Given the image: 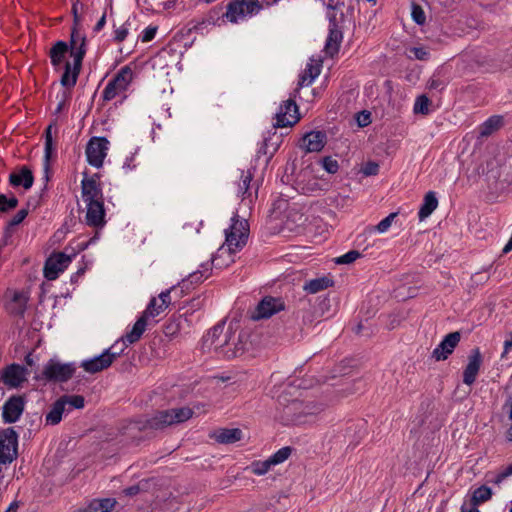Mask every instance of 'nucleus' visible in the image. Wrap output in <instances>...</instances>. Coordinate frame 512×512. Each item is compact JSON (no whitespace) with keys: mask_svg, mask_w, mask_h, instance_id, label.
I'll return each mask as SVG.
<instances>
[{"mask_svg":"<svg viewBox=\"0 0 512 512\" xmlns=\"http://www.w3.org/2000/svg\"><path fill=\"white\" fill-rule=\"evenodd\" d=\"M9 181L12 186H23L29 189L33 185L34 177L31 170L22 167L19 171L10 174Z\"/></svg>","mask_w":512,"mask_h":512,"instance_id":"26","label":"nucleus"},{"mask_svg":"<svg viewBox=\"0 0 512 512\" xmlns=\"http://www.w3.org/2000/svg\"><path fill=\"white\" fill-rule=\"evenodd\" d=\"M70 52V42L57 41L49 51V57L54 69H61L67 52Z\"/></svg>","mask_w":512,"mask_h":512,"instance_id":"25","label":"nucleus"},{"mask_svg":"<svg viewBox=\"0 0 512 512\" xmlns=\"http://www.w3.org/2000/svg\"><path fill=\"white\" fill-rule=\"evenodd\" d=\"M71 261L72 257L65 254L64 252L51 254L44 265V277L50 281L56 280L59 275L69 266Z\"/></svg>","mask_w":512,"mask_h":512,"instance_id":"10","label":"nucleus"},{"mask_svg":"<svg viewBox=\"0 0 512 512\" xmlns=\"http://www.w3.org/2000/svg\"><path fill=\"white\" fill-rule=\"evenodd\" d=\"M5 298L7 311L15 316H23L29 300L28 292L24 290L7 289Z\"/></svg>","mask_w":512,"mask_h":512,"instance_id":"13","label":"nucleus"},{"mask_svg":"<svg viewBox=\"0 0 512 512\" xmlns=\"http://www.w3.org/2000/svg\"><path fill=\"white\" fill-rule=\"evenodd\" d=\"M54 151L53 140L45 139V169H48V163Z\"/></svg>","mask_w":512,"mask_h":512,"instance_id":"52","label":"nucleus"},{"mask_svg":"<svg viewBox=\"0 0 512 512\" xmlns=\"http://www.w3.org/2000/svg\"><path fill=\"white\" fill-rule=\"evenodd\" d=\"M506 437L509 441L512 442V425L508 428L507 432H506Z\"/></svg>","mask_w":512,"mask_h":512,"instance_id":"63","label":"nucleus"},{"mask_svg":"<svg viewBox=\"0 0 512 512\" xmlns=\"http://www.w3.org/2000/svg\"><path fill=\"white\" fill-rule=\"evenodd\" d=\"M192 415L193 411L188 407L157 411L152 417L147 419L146 426L151 429H163L171 425L185 422L190 419Z\"/></svg>","mask_w":512,"mask_h":512,"instance_id":"3","label":"nucleus"},{"mask_svg":"<svg viewBox=\"0 0 512 512\" xmlns=\"http://www.w3.org/2000/svg\"><path fill=\"white\" fill-rule=\"evenodd\" d=\"M512 349V333H510L509 339L504 342V351L502 357H504Z\"/></svg>","mask_w":512,"mask_h":512,"instance_id":"55","label":"nucleus"},{"mask_svg":"<svg viewBox=\"0 0 512 512\" xmlns=\"http://www.w3.org/2000/svg\"><path fill=\"white\" fill-rule=\"evenodd\" d=\"M155 34H143L141 37V41L143 43H148L153 40Z\"/></svg>","mask_w":512,"mask_h":512,"instance_id":"58","label":"nucleus"},{"mask_svg":"<svg viewBox=\"0 0 512 512\" xmlns=\"http://www.w3.org/2000/svg\"><path fill=\"white\" fill-rule=\"evenodd\" d=\"M284 309V302L280 298L264 297L257 305L252 318L254 320L265 319Z\"/></svg>","mask_w":512,"mask_h":512,"instance_id":"16","label":"nucleus"},{"mask_svg":"<svg viewBox=\"0 0 512 512\" xmlns=\"http://www.w3.org/2000/svg\"><path fill=\"white\" fill-rule=\"evenodd\" d=\"M110 142L105 137H92L86 145V158L88 163L100 168L103 166L109 150Z\"/></svg>","mask_w":512,"mask_h":512,"instance_id":"7","label":"nucleus"},{"mask_svg":"<svg viewBox=\"0 0 512 512\" xmlns=\"http://www.w3.org/2000/svg\"><path fill=\"white\" fill-rule=\"evenodd\" d=\"M290 455H291V448L283 447L269 457L270 463H272L273 466L281 464L284 461H286Z\"/></svg>","mask_w":512,"mask_h":512,"instance_id":"40","label":"nucleus"},{"mask_svg":"<svg viewBox=\"0 0 512 512\" xmlns=\"http://www.w3.org/2000/svg\"><path fill=\"white\" fill-rule=\"evenodd\" d=\"M322 69V60L320 58H310L304 71L300 75L298 87H305L311 85L314 80L319 76Z\"/></svg>","mask_w":512,"mask_h":512,"instance_id":"22","label":"nucleus"},{"mask_svg":"<svg viewBox=\"0 0 512 512\" xmlns=\"http://www.w3.org/2000/svg\"><path fill=\"white\" fill-rule=\"evenodd\" d=\"M82 197L86 204L103 201V194L97 180L92 177L81 182Z\"/></svg>","mask_w":512,"mask_h":512,"instance_id":"21","label":"nucleus"},{"mask_svg":"<svg viewBox=\"0 0 512 512\" xmlns=\"http://www.w3.org/2000/svg\"><path fill=\"white\" fill-rule=\"evenodd\" d=\"M86 222L93 227H102L105 223V210L103 201L86 204Z\"/></svg>","mask_w":512,"mask_h":512,"instance_id":"23","label":"nucleus"},{"mask_svg":"<svg viewBox=\"0 0 512 512\" xmlns=\"http://www.w3.org/2000/svg\"><path fill=\"white\" fill-rule=\"evenodd\" d=\"M461 512H479V510L475 506L467 508L465 505H462Z\"/></svg>","mask_w":512,"mask_h":512,"instance_id":"60","label":"nucleus"},{"mask_svg":"<svg viewBox=\"0 0 512 512\" xmlns=\"http://www.w3.org/2000/svg\"><path fill=\"white\" fill-rule=\"evenodd\" d=\"M341 41L342 34H329L324 47L325 53L333 57L338 53Z\"/></svg>","mask_w":512,"mask_h":512,"instance_id":"35","label":"nucleus"},{"mask_svg":"<svg viewBox=\"0 0 512 512\" xmlns=\"http://www.w3.org/2000/svg\"><path fill=\"white\" fill-rule=\"evenodd\" d=\"M69 409H66V406L64 404V401H62L61 398H59L51 407L50 411L46 415V423L51 425L58 424L62 416L65 412H69Z\"/></svg>","mask_w":512,"mask_h":512,"instance_id":"31","label":"nucleus"},{"mask_svg":"<svg viewBox=\"0 0 512 512\" xmlns=\"http://www.w3.org/2000/svg\"><path fill=\"white\" fill-rule=\"evenodd\" d=\"M139 492V487L138 486H131L127 489L124 490V493L128 496H133V495H136L137 493Z\"/></svg>","mask_w":512,"mask_h":512,"instance_id":"56","label":"nucleus"},{"mask_svg":"<svg viewBox=\"0 0 512 512\" xmlns=\"http://www.w3.org/2000/svg\"><path fill=\"white\" fill-rule=\"evenodd\" d=\"M45 139L53 140L52 139V127L49 126L45 131Z\"/></svg>","mask_w":512,"mask_h":512,"instance_id":"61","label":"nucleus"},{"mask_svg":"<svg viewBox=\"0 0 512 512\" xmlns=\"http://www.w3.org/2000/svg\"><path fill=\"white\" fill-rule=\"evenodd\" d=\"M28 215V209H20L7 224V230L19 225Z\"/></svg>","mask_w":512,"mask_h":512,"instance_id":"45","label":"nucleus"},{"mask_svg":"<svg viewBox=\"0 0 512 512\" xmlns=\"http://www.w3.org/2000/svg\"><path fill=\"white\" fill-rule=\"evenodd\" d=\"M512 475V463L507 466L502 472L498 474V476L495 479V483L499 484L504 479Z\"/></svg>","mask_w":512,"mask_h":512,"instance_id":"54","label":"nucleus"},{"mask_svg":"<svg viewBox=\"0 0 512 512\" xmlns=\"http://www.w3.org/2000/svg\"><path fill=\"white\" fill-rule=\"evenodd\" d=\"M356 120L360 127H365L371 122V113L368 111H362L358 113Z\"/></svg>","mask_w":512,"mask_h":512,"instance_id":"51","label":"nucleus"},{"mask_svg":"<svg viewBox=\"0 0 512 512\" xmlns=\"http://www.w3.org/2000/svg\"><path fill=\"white\" fill-rule=\"evenodd\" d=\"M379 171V165L375 162H368L362 168V173L365 176L376 175Z\"/></svg>","mask_w":512,"mask_h":512,"instance_id":"50","label":"nucleus"},{"mask_svg":"<svg viewBox=\"0 0 512 512\" xmlns=\"http://www.w3.org/2000/svg\"><path fill=\"white\" fill-rule=\"evenodd\" d=\"M438 206V200L434 192L430 191L424 196L423 203L418 212L419 219L422 221L429 217Z\"/></svg>","mask_w":512,"mask_h":512,"instance_id":"30","label":"nucleus"},{"mask_svg":"<svg viewBox=\"0 0 512 512\" xmlns=\"http://www.w3.org/2000/svg\"><path fill=\"white\" fill-rule=\"evenodd\" d=\"M278 1L279 0H260V2L262 3V9L265 6H270V5L276 4Z\"/></svg>","mask_w":512,"mask_h":512,"instance_id":"59","label":"nucleus"},{"mask_svg":"<svg viewBox=\"0 0 512 512\" xmlns=\"http://www.w3.org/2000/svg\"><path fill=\"white\" fill-rule=\"evenodd\" d=\"M133 79V71L130 67L125 66L120 69L116 76L108 82L103 97L105 100H112L117 95L124 93Z\"/></svg>","mask_w":512,"mask_h":512,"instance_id":"8","label":"nucleus"},{"mask_svg":"<svg viewBox=\"0 0 512 512\" xmlns=\"http://www.w3.org/2000/svg\"><path fill=\"white\" fill-rule=\"evenodd\" d=\"M25 362L27 365L29 366H32L34 364V361H33V358L31 356V354H28L26 357H25Z\"/></svg>","mask_w":512,"mask_h":512,"instance_id":"62","label":"nucleus"},{"mask_svg":"<svg viewBox=\"0 0 512 512\" xmlns=\"http://www.w3.org/2000/svg\"><path fill=\"white\" fill-rule=\"evenodd\" d=\"M249 236V225L247 220L239 219L235 214L231 218L230 226L225 229V242L218 248L212 258V265L222 269L228 267L235 261V254L247 243Z\"/></svg>","mask_w":512,"mask_h":512,"instance_id":"1","label":"nucleus"},{"mask_svg":"<svg viewBox=\"0 0 512 512\" xmlns=\"http://www.w3.org/2000/svg\"><path fill=\"white\" fill-rule=\"evenodd\" d=\"M18 205V200L16 197H7L4 194H0V212H8Z\"/></svg>","mask_w":512,"mask_h":512,"instance_id":"42","label":"nucleus"},{"mask_svg":"<svg viewBox=\"0 0 512 512\" xmlns=\"http://www.w3.org/2000/svg\"><path fill=\"white\" fill-rule=\"evenodd\" d=\"M397 217V213H390L387 217L382 219L374 228L373 230L378 233H385L389 230L391 227L394 219Z\"/></svg>","mask_w":512,"mask_h":512,"instance_id":"43","label":"nucleus"},{"mask_svg":"<svg viewBox=\"0 0 512 512\" xmlns=\"http://www.w3.org/2000/svg\"><path fill=\"white\" fill-rule=\"evenodd\" d=\"M328 17H329V20H330V26H329V31L328 32H331V33L341 32V30L344 27L343 26H338V24H336V22H335V19H336V9L335 8L329 9Z\"/></svg>","mask_w":512,"mask_h":512,"instance_id":"48","label":"nucleus"},{"mask_svg":"<svg viewBox=\"0 0 512 512\" xmlns=\"http://www.w3.org/2000/svg\"><path fill=\"white\" fill-rule=\"evenodd\" d=\"M299 120L298 107L295 101L288 99L280 105L276 113V126L289 127Z\"/></svg>","mask_w":512,"mask_h":512,"instance_id":"15","label":"nucleus"},{"mask_svg":"<svg viewBox=\"0 0 512 512\" xmlns=\"http://www.w3.org/2000/svg\"><path fill=\"white\" fill-rule=\"evenodd\" d=\"M65 406L69 405L72 408L81 409L84 407V397L80 395H65L61 397Z\"/></svg>","mask_w":512,"mask_h":512,"instance_id":"41","label":"nucleus"},{"mask_svg":"<svg viewBox=\"0 0 512 512\" xmlns=\"http://www.w3.org/2000/svg\"><path fill=\"white\" fill-rule=\"evenodd\" d=\"M119 342H115L111 347L106 349L102 354L91 359L84 360L81 367L90 374H95L109 368L112 363L121 355L123 348L117 350Z\"/></svg>","mask_w":512,"mask_h":512,"instance_id":"5","label":"nucleus"},{"mask_svg":"<svg viewBox=\"0 0 512 512\" xmlns=\"http://www.w3.org/2000/svg\"><path fill=\"white\" fill-rule=\"evenodd\" d=\"M481 365L482 355L478 348L473 349L468 357V364L463 372V382L466 385L470 386L475 382Z\"/></svg>","mask_w":512,"mask_h":512,"instance_id":"18","label":"nucleus"},{"mask_svg":"<svg viewBox=\"0 0 512 512\" xmlns=\"http://www.w3.org/2000/svg\"><path fill=\"white\" fill-rule=\"evenodd\" d=\"M503 125V117L494 115L489 117L479 126V134L481 137H488L499 130Z\"/></svg>","mask_w":512,"mask_h":512,"instance_id":"28","label":"nucleus"},{"mask_svg":"<svg viewBox=\"0 0 512 512\" xmlns=\"http://www.w3.org/2000/svg\"><path fill=\"white\" fill-rule=\"evenodd\" d=\"M237 341H239V338H237ZM212 350L226 358H233L242 352V347L238 346L235 333L232 329L228 328L220 338L216 340L212 346Z\"/></svg>","mask_w":512,"mask_h":512,"instance_id":"11","label":"nucleus"},{"mask_svg":"<svg viewBox=\"0 0 512 512\" xmlns=\"http://www.w3.org/2000/svg\"><path fill=\"white\" fill-rule=\"evenodd\" d=\"M445 87V83L439 78H431L428 82V88L431 90H442Z\"/></svg>","mask_w":512,"mask_h":512,"instance_id":"53","label":"nucleus"},{"mask_svg":"<svg viewBox=\"0 0 512 512\" xmlns=\"http://www.w3.org/2000/svg\"><path fill=\"white\" fill-rule=\"evenodd\" d=\"M70 56L73 63L65 62L61 84L64 87H73L77 82L83 58L86 54V37L84 34H70Z\"/></svg>","mask_w":512,"mask_h":512,"instance_id":"2","label":"nucleus"},{"mask_svg":"<svg viewBox=\"0 0 512 512\" xmlns=\"http://www.w3.org/2000/svg\"><path fill=\"white\" fill-rule=\"evenodd\" d=\"M104 24H105V16L103 15V16L99 19V21L96 23V25H95V30H96V31L101 30V29L103 28Z\"/></svg>","mask_w":512,"mask_h":512,"instance_id":"57","label":"nucleus"},{"mask_svg":"<svg viewBox=\"0 0 512 512\" xmlns=\"http://www.w3.org/2000/svg\"><path fill=\"white\" fill-rule=\"evenodd\" d=\"M323 168L331 174H334L338 171L339 165L337 160L333 159L332 157H325L323 159Z\"/></svg>","mask_w":512,"mask_h":512,"instance_id":"47","label":"nucleus"},{"mask_svg":"<svg viewBox=\"0 0 512 512\" xmlns=\"http://www.w3.org/2000/svg\"><path fill=\"white\" fill-rule=\"evenodd\" d=\"M150 324L151 322L141 315L134 323L132 329L127 332L120 341H118L119 344L121 343V348L124 350L128 345L136 343Z\"/></svg>","mask_w":512,"mask_h":512,"instance_id":"20","label":"nucleus"},{"mask_svg":"<svg viewBox=\"0 0 512 512\" xmlns=\"http://www.w3.org/2000/svg\"><path fill=\"white\" fill-rule=\"evenodd\" d=\"M17 511V505L16 504H11L8 509L6 510V512H16Z\"/></svg>","mask_w":512,"mask_h":512,"instance_id":"64","label":"nucleus"},{"mask_svg":"<svg viewBox=\"0 0 512 512\" xmlns=\"http://www.w3.org/2000/svg\"><path fill=\"white\" fill-rule=\"evenodd\" d=\"M262 10L260 0H233L227 5L225 18L231 23L247 21Z\"/></svg>","mask_w":512,"mask_h":512,"instance_id":"4","label":"nucleus"},{"mask_svg":"<svg viewBox=\"0 0 512 512\" xmlns=\"http://www.w3.org/2000/svg\"><path fill=\"white\" fill-rule=\"evenodd\" d=\"M28 375L29 371L25 367L13 363L0 371V382L8 388H18L27 380Z\"/></svg>","mask_w":512,"mask_h":512,"instance_id":"12","label":"nucleus"},{"mask_svg":"<svg viewBox=\"0 0 512 512\" xmlns=\"http://www.w3.org/2000/svg\"><path fill=\"white\" fill-rule=\"evenodd\" d=\"M332 284L333 281L328 277L316 278L308 281L304 285V290L308 293L315 294L327 289L328 287L332 286Z\"/></svg>","mask_w":512,"mask_h":512,"instance_id":"33","label":"nucleus"},{"mask_svg":"<svg viewBox=\"0 0 512 512\" xmlns=\"http://www.w3.org/2000/svg\"><path fill=\"white\" fill-rule=\"evenodd\" d=\"M225 331L224 324H218L210 329L202 338L203 351H212V346Z\"/></svg>","mask_w":512,"mask_h":512,"instance_id":"29","label":"nucleus"},{"mask_svg":"<svg viewBox=\"0 0 512 512\" xmlns=\"http://www.w3.org/2000/svg\"><path fill=\"white\" fill-rule=\"evenodd\" d=\"M251 180L252 174L249 171L246 173L242 172L238 192L241 194L243 200L251 197V192L249 191Z\"/></svg>","mask_w":512,"mask_h":512,"instance_id":"37","label":"nucleus"},{"mask_svg":"<svg viewBox=\"0 0 512 512\" xmlns=\"http://www.w3.org/2000/svg\"><path fill=\"white\" fill-rule=\"evenodd\" d=\"M175 287L162 291L158 297H153L146 309L143 311L142 316L146 318L149 322L162 312L171 304V292L175 291Z\"/></svg>","mask_w":512,"mask_h":512,"instance_id":"14","label":"nucleus"},{"mask_svg":"<svg viewBox=\"0 0 512 512\" xmlns=\"http://www.w3.org/2000/svg\"><path fill=\"white\" fill-rule=\"evenodd\" d=\"M18 454V435L13 428L0 432V467L12 463Z\"/></svg>","mask_w":512,"mask_h":512,"instance_id":"6","label":"nucleus"},{"mask_svg":"<svg viewBox=\"0 0 512 512\" xmlns=\"http://www.w3.org/2000/svg\"><path fill=\"white\" fill-rule=\"evenodd\" d=\"M409 52L418 60H427L429 52L424 47H412Z\"/></svg>","mask_w":512,"mask_h":512,"instance_id":"49","label":"nucleus"},{"mask_svg":"<svg viewBox=\"0 0 512 512\" xmlns=\"http://www.w3.org/2000/svg\"><path fill=\"white\" fill-rule=\"evenodd\" d=\"M24 409V401L21 397L10 398L3 406V418L8 423L16 422Z\"/></svg>","mask_w":512,"mask_h":512,"instance_id":"24","label":"nucleus"},{"mask_svg":"<svg viewBox=\"0 0 512 512\" xmlns=\"http://www.w3.org/2000/svg\"><path fill=\"white\" fill-rule=\"evenodd\" d=\"M360 257V253L356 250H351L344 255L337 258L338 264H350Z\"/></svg>","mask_w":512,"mask_h":512,"instance_id":"46","label":"nucleus"},{"mask_svg":"<svg viewBox=\"0 0 512 512\" xmlns=\"http://www.w3.org/2000/svg\"><path fill=\"white\" fill-rule=\"evenodd\" d=\"M115 504L116 501L114 499H95L79 512H108Z\"/></svg>","mask_w":512,"mask_h":512,"instance_id":"32","label":"nucleus"},{"mask_svg":"<svg viewBox=\"0 0 512 512\" xmlns=\"http://www.w3.org/2000/svg\"><path fill=\"white\" fill-rule=\"evenodd\" d=\"M491 496H492V491L489 487L481 486V487L477 488L474 491L473 497H472L474 506H476L479 503L489 500L491 498Z\"/></svg>","mask_w":512,"mask_h":512,"instance_id":"38","label":"nucleus"},{"mask_svg":"<svg viewBox=\"0 0 512 512\" xmlns=\"http://www.w3.org/2000/svg\"><path fill=\"white\" fill-rule=\"evenodd\" d=\"M411 16H412V19L417 24L422 25L425 23L426 16H425L424 10L422 9V7L420 5H418L414 2L411 5Z\"/></svg>","mask_w":512,"mask_h":512,"instance_id":"44","label":"nucleus"},{"mask_svg":"<svg viewBox=\"0 0 512 512\" xmlns=\"http://www.w3.org/2000/svg\"><path fill=\"white\" fill-rule=\"evenodd\" d=\"M461 335L459 332L449 333L444 337L440 344L433 350L432 356L437 360H445L454 351L455 347L460 341Z\"/></svg>","mask_w":512,"mask_h":512,"instance_id":"17","label":"nucleus"},{"mask_svg":"<svg viewBox=\"0 0 512 512\" xmlns=\"http://www.w3.org/2000/svg\"><path fill=\"white\" fill-rule=\"evenodd\" d=\"M214 438L217 442L222 444H231L240 441L242 438V431L238 428H224L215 431Z\"/></svg>","mask_w":512,"mask_h":512,"instance_id":"27","label":"nucleus"},{"mask_svg":"<svg viewBox=\"0 0 512 512\" xmlns=\"http://www.w3.org/2000/svg\"><path fill=\"white\" fill-rule=\"evenodd\" d=\"M202 269L189 274L187 279L182 281V287L188 288L189 284L200 283L209 277L208 265H202Z\"/></svg>","mask_w":512,"mask_h":512,"instance_id":"34","label":"nucleus"},{"mask_svg":"<svg viewBox=\"0 0 512 512\" xmlns=\"http://www.w3.org/2000/svg\"><path fill=\"white\" fill-rule=\"evenodd\" d=\"M272 463H270V459H266L264 461H255L250 465V470L255 475H264L266 474L272 467Z\"/></svg>","mask_w":512,"mask_h":512,"instance_id":"39","label":"nucleus"},{"mask_svg":"<svg viewBox=\"0 0 512 512\" xmlns=\"http://www.w3.org/2000/svg\"><path fill=\"white\" fill-rule=\"evenodd\" d=\"M75 370L72 363H61L51 359L44 366L42 377L48 381L65 382L73 376Z\"/></svg>","mask_w":512,"mask_h":512,"instance_id":"9","label":"nucleus"},{"mask_svg":"<svg viewBox=\"0 0 512 512\" xmlns=\"http://www.w3.org/2000/svg\"><path fill=\"white\" fill-rule=\"evenodd\" d=\"M326 144V134L322 131H311L305 134L301 140L300 147L306 152H319Z\"/></svg>","mask_w":512,"mask_h":512,"instance_id":"19","label":"nucleus"},{"mask_svg":"<svg viewBox=\"0 0 512 512\" xmlns=\"http://www.w3.org/2000/svg\"><path fill=\"white\" fill-rule=\"evenodd\" d=\"M431 101L426 95H420L416 98L413 111L415 114L427 115L430 112Z\"/></svg>","mask_w":512,"mask_h":512,"instance_id":"36","label":"nucleus"}]
</instances>
